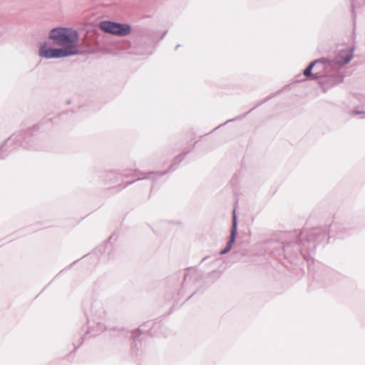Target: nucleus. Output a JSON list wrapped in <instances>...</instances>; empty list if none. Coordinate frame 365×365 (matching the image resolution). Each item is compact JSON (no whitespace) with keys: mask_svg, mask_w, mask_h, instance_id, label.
I'll return each mask as SVG.
<instances>
[{"mask_svg":"<svg viewBox=\"0 0 365 365\" xmlns=\"http://www.w3.org/2000/svg\"><path fill=\"white\" fill-rule=\"evenodd\" d=\"M208 257H209L208 256H206L204 258H202V259L201 260V262L205 261Z\"/></svg>","mask_w":365,"mask_h":365,"instance_id":"obj_22","label":"nucleus"},{"mask_svg":"<svg viewBox=\"0 0 365 365\" xmlns=\"http://www.w3.org/2000/svg\"><path fill=\"white\" fill-rule=\"evenodd\" d=\"M361 113H365V112L359 111V110H356V111H355V114H356V115L361 114Z\"/></svg>","mask_w":365,"mask_h":365,"instance_id":"obj_20","label":"nucleus"},{"mask_svg":"<svg viewBox=\"0 0 365 365\" xmlns=\"http://www.w3.org/2000/svg\"><path fill=\"white\" fill-rule=\"evenodd\" d=\"M279 93H280V91H277L276 93H272L271 95H269V96H267V97H266V98H264L263 100H262V101H261L260 103H257V105H255V106H254L253 108H251L250 110H248L245 114L242 115H239V116H237V117L235 118L234 119L228 120H227V121L225 123V124H226V123H229V122L233 121V120H240V119L243 118H244V117H245L247 113H250L252 110H253L254 109H255L256 108H257V107H258V106H259L260 105H262V104H263V103H264L267 102L268 101L271 100L272 98H274V97H275L276 96H277ZM223 125H224V123H223ZM220 126H221V125H220L218 126V128H219V127H220ZM217 128H217H215L214 130H216Z\"/></svg>","mask_w":365,"mask_h":365,"instance_id":"obj_15","label":"nucleus"},{"mask_svg":"<svg viewBox=\"0 0 365 365\" xmlns=\"http://www.w3.org/2000/svg\"><path fill=\"white\" fill-rule=\"evenodd\" d=\"M93 323L96 324V329L94 327L89 326L88 331L84 334L82 339L83 340L84 339H86L88 334H91V336H95L106 329V327L103 323L102 320L93 322Z\"/></svg>","mask_w":365,"mask_h":365,"instance_id":"obj_14","label":"nucleus"},{"mask_svg":"<svg viewBox=\"0 0 365 365\" xmlns=\"http://www.w3.org/2000/svg\"><path fill=\"white\" fill-rule=\"evenodd\" d=\"M154 324L155 322L153 321H148L140 325L137 330H133L132 331H128L124 329H116L115 328L111 329L113 331L112 336L120 339H124L129 336L130 338H133L135 341V339L141 334L150 331L154 327Z\"/></svg>","mask_w":365,"mask_h":365,"instance_id":"obj_9","label":"nucleus"},{"mask_svg":"<svg viewBox=\"0 0 365 365\" xmlns=\"http://www.w3.org/2000/svg\"><path fill=\"white\" fill-rule=\"evenodd\" d=\"M38 125L23 132H17L8 138L0 148V158H4L8 155L9 147L14 143L16 146L21 145L25 148H34V133L38 130Z\"/></svg>","mask_w":365,"mask_h":365,"instance_id":"obj_3","label":"nucleus"},{"mask_svg":"<svg viewBox=\"0 0 365 365\" xmlns=\"http://www.w3.org/2000/svg\"><path fill=\"white\" fill-rule=\"evenodd\" d=\"M353 51L354 48L349 50H341L339 52L334 60H328L325 58H321L320 59H324L323 66H325L324 68L322 66H315L314 67V71H317L326 73L329 70H331L334 65L337 64L339 66H344L349 63L353 58Z\"/></svg>","mask_w":365,"mask_h":365,"instance_id":"obj_4","label":"nucleus"},{"mask_svg":"<svg viewBox=\"0 0 365 365\" xmlns=\"http://www.w3.org/2000/svg\"><path fill=\"white\" fill-rule=\"evenodd\" d=\"M323 61L324 59H316L312 61L309 64V66L304 70L303 74L312 80H319V78H320L322 76L323 73L317 71L312 72V70L314 69V67L315 66H322V67L324 68L325 66H323Z\"/></svg>","mask_w":365,"mask_h":365,"instance_id":"obj_12","label":"nucleus"},{"mask_svg":"<svg viewBox=\"0 0 365 365\" xmlns=\"http://www.w3.org/2000/svg\"><path fill=\"white\" fill-rule=\"evenodd\" d=\"M351 13H352V17L353 19H356V14H355V11H354V4H351Z\"/></svg>","mask_w":365,"mask_h":365,"instance_id":"obj_16","label":"nucleus"},{"mask_svg":"<svg viewBox=\"0 0 365 365\" xmlns=\"http://www.w3.org/2000/svg\"><path fill=\"white\" fill-rule=\"evenodd\" d=\"M359 101H361V103L363 105H365V96H364V95H361V96H360Z\"/></svg>","mask_w":365,"mask_h":365,"instance_id":"obj_17","label":"nucleus"},{"mask_svg":"<svg viewBox=\"0 0 365 365\" xmlns=\"http://www.w3.org/2000/svg\"><path fill=\"white\" fill-rule=\"evenodd\" d=\"M190 152V150H187V149H185L182 153H180V155H178L174 160L173 164L170 165V166L169 167V168L166 170H164V171H162V172H150V173H146V175L145 177H142V178H140L138 177L137 179L133 180V181H130L128 182H127L125 185L123 186H121L120 184H119L117 187H118V190H120L123 188H125V187H127L128 185H130L132 184L133 182H134L136 180H144V179H150L152 180H155L156 178H160L165 175H166L167 173H171V172H173L174 170H176V168H177V165L180 163L185 158V157L186 156V155H187Z\"/></svg>","mask_w":365,"mask_h":365,"instance_id":"obj_6","label":"nucleus"},{"mask_svg":"<svg viewBox=\"0 0 365 365\" xmlns=\"http://www.w3.org/2000/svg\"><path fill=\"white\" fill-rule=\"evenodd\" d=\"M364 4H365V1H364Z\"/></svg>","mask_w":365,"mask_h":365,"instance_id":"obj_24","label":"nucleus"},{"mask_svg":"<svg viewBox=\"0 0 365 365\" xmlns=\"http://www.w3.org/2000/svg\"><path fill=\"white\" fill-rule=\"evenodd\" d=\"M138 174L143 175L144 173L140 172V170H135V173L133 174V176H135Z\"/></svg>","mask_w":365,"mask_h":365,"instance_id":"obj_18","label":"nucleus"},{"mask_svg":"<svg viewBox=\"0 0 365 365\" xmlns=\"http://www.w3.org/2000/svg\"><path fill=\"white\" fill-rule=\"evenodd\" d=\"M48 38L56 45L63 46V48H71L74 52L72 56L79 53V34L76 30L68 27H55L50 31Z\"/></svg>","mask_w":365,"mask_h":365,"instance_id":"obj_2","label":"nucleus"},{"mask_svg":"<svg viewBox=\"0 0 365 365\" xmlns=\"http://www.w3.org/2000/svg\"><path fill=\"white\" fill-rule=\"evenodd\" d=\"M237 235V215L235 212V210H234L232 212V226H231L230 239L227 241L225 247L220 252V254L221 255H225L231 250L232 245L236 240Z\"/></svg>","mask_w":365,"mask_h":365,"instance_id":"obj_10","label":"nucleus"},{"mask_svg":"<svg viewBox=\"0 0 365 365\" xmlns=\"http://www.w3.org/2000/svg\"><path fill=\"white\" fill-rule=\"evenodd\" d=\"M90 312V315L87 316V323L88 324L91 322L103 320L106 317V311L99 302H96L91 305Z\"/></svg>","mask_w":365,"mask_h":365,"instance_id":"obj_11","label":"nucleus"},{"mask_svg":"<svg viewBox=\"0 0 365 365\" xmlns=\"http://www.w3.org/2000/svg\"><path fill=\"white\" fill-rule=\"evenodd\" d=\"M100 28L106 33L118 36H128L132 31L131 26L129 24L108 20L101 21L100 23Z\"/></svg>","mask_w":365,"mask_h":365,"instance_id":"obj_8","label":"nucleus"},{"mask_svg":"<svg viewBox=\"0 0 365 365\" xmlns=\"http://www.w3.org/2000/svg\"><path fill=\"white\" fill-rule=\"evenodd\" d=\"M296 242H289L282 246L284 257L292 262L297 258L299 255L309 261L311 254L314 251L317 245L324 241L327 233L321 228H312L303 230L297 234Z\"/></svg>","mask_w":365,"mask_h":365,"instance_id":"obj_1","label":"nucleus"},{"mask_svg":"<svg viewBox=\"0 0 365 365\" xmlns=\"http://www.w3.org/2000/svg\"><path fill=\"white\" fill-rule=\"evenodd\" d=\"M128 175L127 173L118 174L115 171H108L103 174V178L106 185H112L121 180L122 176L128 177Z\"/></svg>","mask_w":365,"mask_h":365,"instance_id":"obj_13","label":"nucleus"},{"mask_svg":"<svg viewBox=\"0 0 365 365\" xmlns=\"http://www.w3.org/2000/svg\"><path fill=\"white\" fill-rule=\"evenodd\" d=\"M180 44L177 45V46H175V50H177L178 48H179V47H180Z\"/></svg>","mask_w":365,"mask_h":365,"instance_id":"obj_23","label":"nucleus"},{"mask_svg":"<svg viewBox=\"0 0 365 365\" xmlns=\"http://www.w3.org/2000/svg\"><path fill=\"white\" fill-rule=\"evenodd\" d=\"M167 33H168V31H164V32L163 33V34H162L161 37H160V39H163V38L165 36V35L167 34Z\"/></svg>","mask_w":365,"mask_h":365,"instance_id":"obj_19","label":"nucleus"},{"mask_svg":"<svg viewBox=\"0 0 365 365\" xmlns=\"http://www.w3.org/2000/svg\"><path fill=\"white\" fill-rule=\"evenodd\" d=\"M74 53L71 48H54L46 41L40 43L38 55L43 58H61L71 56Z\"/></svg>","mask_w":365,"mask_h":365,"instance_id":"obj_7","label":"nucleus"},{"mask_svg":"<svg viewBox=\"0 0 365 365\" xmlns=\"http://www.w3.org/2000/svg\"><path fill=\"white\" fill-rule=\"evenodd\" d=\"M187 277H188V274H187V272H185V273L184 274V281H185V280H186V279H187Z\"/></svg>","mask_w":365,"mask_h":365,"instance_id":"obj_21","label":"nucleus"},{"mask_svg":"<svg viewBox=\"0 0 365 365\" xmlns=\"http://www.w3.org/2000/svg\"><path fill=\"white\" fill-rule=\"evenodd\" d=\"M342 66L337 64L333 66L331 70L326 73H323L322 76L319 78V82L324 92L344 81V76L343 72L339 70V68Z\"/></svg>","mask_w":365,"mask_h":365,"instance_id":"obj_5","label":"nucleus"}]
</instances>
